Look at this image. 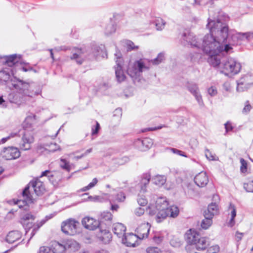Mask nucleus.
Returning <instances> with one entry per match:
<instances>
[{
	"instance_id": "nucleus-1",
	"label": "nucleus",
	"mask_w": 253,
	"mask_h": 253,
	"mask_svg": "<svg viewBox=\"0 0 253 253\" xmlns=\"http://www.w3.org/2000/svg\"><path fill=\"white\" fill-rule=\"evenodd\" d=\"M207 28L210 30V34L205 35L202 43L194 35L188 30L182 34V40L186 41L193 47L201 48L204 52L209 56L208 61L212 66L218 65L220 62L219 53L222 52L228 53L233 49L230 44H224L229 36L237 44L249 40L253 36V33L235 32L229 30L226 23H223L219 17H209L208 19Z\"/></svg>"
},
{
	"instance_id": "nucleus-2",
	"label": "nucleus",
	"mask_w": 253,
	"mask_h": 253,
	"mask_svg": "<svg viewBox=\"0 0 253 253\" xmlns=\"http://www.w3.org/2000/svg\"><path fill=\"white\" fill-rule=\"evenodd\" d=\"M10 81L11 86L17 91L10 93L8 95V100L17 106L25 104L30 99L41 92L40 88L34 83L26 82L17 78Z\"/></svg>"
},
{
	"instance_id": "nucleus-3",
	"label": "nucleus",
	"mask_w": 253,
	"mask_h": 253,
	"mask_svg": "<svg viewBox=\"0 0 253 253\" xmlns=\"http://www.w3.org/2000/svg\"><path fill=\"white\" fill-rule=\"evenodd\" d=\"M164 53H160L157 57L153 60L145 58H140L134 62H130L127 69V74L132 78L134 82H140L142 73L149 70L151 64L158 65L164 59Z\"/></svg>"
},
{
	"instance_id": "nucleus-4",
	"label": "nucleus",
	"mask_w": 253,
	"mask_h": 253,
	"mask_svg": "<svg viewBox=\"0 0 253 253\" xmlns=\"http://www.w3.org/2000/svg\"><path fill=\"white\" fill-rule=\"evenodd\" d=\"M147 211L150 215L156 214V221L161 222L163 219L169 215L171 217H176L179 211L177 206H172L168 207V203L165 198L157 199L155 205L151 203Z\"/></svg>"
},
{
	"instance_id": "nucleus-5",
	"label": "nucleus",
	"mask_w": 253,
	"mask_h": 253,
	"mask_svg": "<svg viewBox=\"0 0 253 253\" xmlns=\"http://www.w3.org/2000/svg\"><path fill=\"white\" fill-rule=\"evenodd\" d=\"M45 191V186L42 182L39 179L32 181L25 188L22 192L23 199L17 200L15 204L17 205L19 208H21L34 202L35 199L34 197V194L37 196H41Z\"/></svg>"
},
{
	"instance_id": "nucleus-6",
	"label": "nucleus",
	"mask_w": 253,
	"mask_h": 253,
	"mask_svg": "<svg viewBox=\"0 0 253 253\" xmlns=\"http://www.w3.org/2000/svg\"><path fill=\"white\" fill-rule=\"evenodd\" d=\"M185 238L187 243L194 244L198 251H205L211 244L209 238L202 237L196 230L191 229L186 232Z\"/></svg>"
},
{
	"instance_id": "nucleus-7",
	"label": "nucleus",
	"mask_w": 253,
	"mask_h": 253,
	"mask_svg": "<svg viewBox=\"0 0 253 253\" xmlns=\"http://www.w3.org/2000/svg\"><path fill=\"white\" fill-rule=\"evenodd\" d=\"M220 57V53L219 54ZM221 62L219 64L214 67H217L220 65L221 68L223 69L222 72H224L225 74L228 75L229 74H232L233 75H236L238 74L241 69V63L236 60L235 58L229 57L225 61L222 63Z\"/></svg>"
},
{
	"instance_id": "nucleus-8",
	"label": "nucleus",
	"mask_w": 253,
	"mask_h": 253,
	"mask_svg": "<svg viewBox=\"0 0 253 253\" xmlns=\"http://www.w3.org/2000/svg\"><path fill=\"white\" fill-rule=\"evenodd\" d=\"M79 222L74 219L69 218L63 221L61 224V230L66 235H74L78 233Z\"/></svg>"
},
{
	"instance_id": "nucleus-9",
	"label": "nucleus",
	"mask_w": 253,
	"mask_h": 253,
	"mask_svg": "<svg viewBox=\"0 0 253 253\" xmlns=\"http://www.w3.org/2000/svg\"><path fill=\"white\" fill-rule=\"evenodd\" d=\"M253 84V76L248 73L237 81L236 90L239 92L247 90Z\"/></svg>"
},
{
	"instance_id": "nucleus-10",
	"label": "nucleus",
	"mask_w": 253,
	"mask_h": 253,
	"mask_svg": "<svg viewBox=\"0 0 253 253\" xmlns=\"http://www.w3.org/2000/svg\"><path fill=\"white\" fill-rule=\"evenodd\" d=\"M34 142V137L33 133L28 130H25L19 144V149L23 151L31 149L32 145Z\"/></svg>"
},
{
	"instance_id": "nucleus-11",
	"label": "nucleus",
	"mask_w": 253,
	"mask_h": 253,
	"mask_svg": "<svg viewBox=\"0 0 253 253\" xmlns=\"http://www.w3.org/2000/svg\"><path fill=\"white\" fill-rule=\"evenodd\" d=\"M0 156L6 160H14L20 156V152L19 149L15 147H4L0 152Z\"/></svg>"
},
{
	"instance_id": "nucleus-12",
	"label": "nucleus",
	"mask_w": 253,
	"mask_h": 253,
	"mask_svg": "<svg viewBox=\"0 0 253 253\" xmlns=\"http://www.w3.org/2000/svg\"><path fill=\"white\" fill-rule=\"evenodd\" d=\"M3 64L9 67L18 66L24 63V61L20 54H14L10 55L3 56Z\"/></svg>"
},
{
	"instance_id": "nucleus-13",
	"label": "nucleus",
	"mask_w": 253,
	"mask_h": 253,
	"mask_svg": "<svg viewBox=\"0 0 253 253\" xmlns=\"http://www.w3.org/2000/svg\"><path fill=\"white\" fill-rule=\"evenodd\" d=\"M46 176L54 186H57L62 178L61 172L57 171L45 170L42 172L41 177Z\"/></svg>"
},
{
	"instance_id": "nucleus-14",
	"label": "nucleus",
	"mask_w": 253,
	"mask_h": 253,
	"mask_svg": "<svg viewBox=\"0 0 253 253\" xmlns=\"http://www.w3.org/2000/svg\"><path fill=\"white\" fill-rule=\"evenodd\" d=\"M153 144V140L150 138L137 139L134 142V146L141 151H147L152 147Z\"/></svg>"
},
{
	"instance_id": "nucleus-15",
	"label": "nucleus",
	"mask_w": 253,
	"mask_h": 253,
	"mask_svg": "<svg viewBox=\"0 0 253 253\" xmlns=\"http://www.w3.org/2000/svg\"><path fill=\"white\" fill-rule=\"evenodd\" d=\"M82 224L85 229L92 231L96 230L100 226L99 220L89 216L84 217L82 220Z\"/></svg>"
},
{
	"instance_id": "nucleus-16",
	"label": "nucleus",
	"mask_w": 253,
	"mask_h": 253,
	"mask_svg": "<svg viewBox=\"0 0 253 253\" xmlns=\"http://www.w3.org/2000/svg\"><path fill=\"white\" fill-rule=\"evenodd\" d=\"M138 237L136 234L128 233L124 235L122 237V243L127 247H135L138 244Z\"/></svg>"
},
{
	"instance_id": "nucleus-17",
	"label": "nucleus",
	"mask_w": 253,
	"mask_h": 253,
	"mask_svg": "<svg viewBox=\"0 0 253 253\" xmlns=\"http://www.w3.org/2000/svg\"><path fill=\"white\" fill-rule=\"evenodd\" d=\"M10 72L14 75L13 71L8 69H5L0 71V84H7L10 86L11 85V80L16 78L14 77H11Z\"/></svg>"
},
{
	"instance_id": "nucleus-18",
	"label": "nucleus",
	"mask_w": 253,
	"mask_h": 253,
	"mask_svg": "<svg viewBox=\"0 0 253 253\" xmlns=\"http://www.w3.org/2000/svg\"><path fill=\"white\" fill-rule=\"evenodd\" d=\"M151 226L148 223H144L139 225L136 229V233L139 239L142 240L148 236Z\"/></svg>"
},
{
	"instance_id": "nucleus-19",
	"label": "nucleus",
	"mask_w": 253,
	"mask_h": 253,
	"mask_svg": "<svg viewBox=\"0 0 253 253\" xmlns=\"http://www.w3.org/2000/svg\"><path fill=\"white\" fill-rule=\"evenodd\" d=\"M194 181L199 187H203L208 184L209 178L207 173L205 172L202 171L195 176Z\"/></svg>"
},
{
	"instance_id": "nucleus-20",
	"label": "nucleus",
	"mask_w": 253,
	"mask_h": 253,
	"mask_svg": "<svg viewBox=\"0 0 253 253\" xmlns=\"http://www.w3.org/2000/svg\"><path fill=\"white\" fill-rule=\"evenodd\" d=\"M22 233L18 230H13L9 232L7 235L5 241L10 244L14 243L21 239Z\"/></svg>"
},
{
	"instance_id": "nucleus-21",
	"label": "nucleus",
	"mask_w": 253,
	"mask_h": 253,
	"mask_svg": "<svg viewBox=\"0 0 253 253\" xmlns=\"http://www.w3.org/2000/svg\"><path fill=\"white\" fill-rule=\"evenodd\" d=\"M92 50L93 56L96 57L105 58L107 56L105 47L103 44L93 46Z\"/></svg>"
},
{
	"instance_id": "nucleus-22",
	"label": "nucleus",
	"mask_w": 253,
	"mask_h": 253,
	"mask_svg": "<svg viewBox=\"0 0 253 253\" xmlns=\"http://www.w3.org/2000/svg\"><path fill=\"white\" fill-rule=\"evenodd\" d=\"M117 65L115 66V74L117 81L119 83L124 81L126 79V75L122 69V65L118 61H116Z\"/></svg>"
},
{
	"instance_id": "nucleus-23",
	"label": "nucleus",
	"mask_w": 253,
	"mask_h": 253,
	"mask_svg": "<svg viewBox=\"0 0 253 253\" xmlns=\"http://www.w3.org/2000/svg\"><path fill=\"white\" fill-rule=\"evenodd\" d=\"M104 195L108 197L110 203L123 202L126 199L125 194L123 192L118 193L115 196L108 194H104Z\"/></svg>"
},
{
	"instance_id": "nucleus-24",
	"label": "nucleus",
	"mask_w": 253,
	"mask_h": 253,
	"mask_svg": "<svg viewBox=\"0 0 253 253\" xmlns=\"http://www.w3.org/2000/svg\"><path fill=\"white\" fill-rule=\"evenodd\" d=\"M21 222L24 225H26V228H30V225H32V221L35 219V216L30 213H26L21 214Z\"/></svg>"
},
{
	"instance_id": "nucleus-25",
	"label": "nucleus",
	"mask_w": 253,
	"mask_h": 253,
	"mask_svg": "<svg viewBox=\"0 0 253 253\" xmlns=\"http://www.w3.org/2000/svg\"><path fill=\"white\" fill-rule=\"evenodd\" d=\"M126 230V227L122 223H117L113 224V231L119 238L124 237Z\"/></svg>"
},
{
	"instance_id": "nucleus-26",
	"label": "nucleus",
	"mask_w": 253,
	"mask_h": 253,
	"mask_svg": "<svg viewBox=\"0 0 253 253\" xmlns=\"http://www.w3.org/2000/svg\"><path fill=\"white\" fill-rule=\"evenodd\" d=\"M51 248L53 253H64L66 250L64 241L62 243L56 241L52 242Z\"/></svg>"
},
{
	"instance_id": "nucleus-27",
	"label": "nucleus",
	"mask_w": 253,
	"mask_h": 253,
	"mask_svg": "<svg viewBox=\"0 0 253 253\" xmlns=\"http://www.w3.org/2000/svg\"><path fill=\"white\" fill-rule=\"evenodd\" d=\"M150 179L151 175L149 173H145L143 175L139 184L141 193H144L146 191L147 185L149 184Z\"/></svg>"
},
{
	"instance_id": "nucleus-28",
	"label": "nucleus",
	"mask_w": 253,
	"mask_h": 253,
	"mask_svg": "<svg viewBox=\"0 0 253 253\" xmlns=\"http://www.w3.org/2000/svg\"><path fill=\"white\" fill-rule=\"evenodd\" d=\"M99 239L104 244H108L112 239L111 234L107 229L100 230V233L98 235Z\"/></svg>"
},
{
	"instance_id": "nucleus-29",
	"label": "nucleus",
	"mask_w": 253,
	"mask_h": 253,
	"mask_svg": "<svg viewBox=\"0 0 253 253\" xmlns=\"http://www.w3.org/2000/svg\"><path fill=\"white\" fill-rule=\"evenodd\" d=\"M36 116L35 115L30 113L27 115L23 122V127L28 128L32 126L36 123Z\"/></svg>"
},
{
	"instance_id": "nucleus-30",
	"label": "nucleus",
	"mask_w": 253,
	"mask_h": 253,
	"mask_svg": "<svg viewBox=\"0 0 253 253\" xmlns=\"http://www.w3.org/2000/svg\"><path fill=\"white\" fill-rule=\"evenodd\" d=\"M218 211V206L215 203H211L208 206V209L204 212V214L208 217L213 218L215 214H216Z\"/></svg>"
},
{
	"instance_id": "nucleus-31",
	"label": "nucleus",
	"mask_w": 253,
	"mask_h": 253,
	"mask_svg": "<svg viewBox=\"0 0 253 253\" xmlns=\"http://www.w3.org/2000/svg\"><path fill=\"white\" fill-rule=\"evenodd\" d=\"M66 249H70L72 251H75L78 250L80 248V245L76 241L73 240H68L64 241Z\"/></svg>"
},
{
	"instance_id": "nucleus-32",
	"label": "nucleus",
	"mask_w": 253,
	"mask_h": 253,
	"mask_svg": "<svg viewBox=\"0 0 253 253\" xmlns=\"http://www.w3.org/2000/svg\"><path fill=\"white\" fill-rule=\"evenodd\" d=\"M205 218L202 220L201 226L202 229L207 230L211 226L212 224V218L211 217H208L207 215L204 214Z\"/></svg>"
},
{
	"instance_id": "nucleus-33",
	"label": "nucleus",
	"mask_w": 253,
	"mask_h": 253,
	"mask_svg": "<svg viewBox=\"0 0 253 253\" xmlns=\"http://www.w3.org/2000/svg\"><path fill=\"white\" fill-rule=\"evenodd\" d=\"M229 210L231 211L230 214L231 218L229 222H228V226L230 227H233L235 223L234 218L236 216V210L235 207L232 204L230 205Z\"/></svg>"
},
{
	"instance_id": "nucleus-34",
	"label": "nucleus",
	"mask_w": 253,
	"mask_h": 253,
	"mask_svg": "<svg viewBox=\"0 0 253 253\" xmlns=\"http://www.w3.org/2000/svg\"><path fill=\"white\" fill-rule=\"evenodd\" d=\"M152 181L155 185L162 186L165 183L166 177L165 175H157L153 177Z\"/></svg>"
},
{
	"instance_id": "nucleus-35",
	"label": "nucleus",
	"mask_w": 253,
	"mask_h": 253,
	"mask_svg": "<svg viewBox=\"0 0 253 253\" xmlns=\"http://www.w3.org/2000/svg\"><path fill=\"white\" fill-rule=\"evenodd\" d=\"M83 52L81 49H76V52L73 53L71 59H76L78 64H81L83 63V59L82 58Z\"/></svg>"
},
{
	"instance_id": "nucleus-36",
	"label": "nucleus",
	"mask_w": 253,
	"mask_h": 253,
	"mask_svg": "<svg viewBox=\"0 0 253 253\" xmlns=\"http://www.w3.org/2000/svg\"><path fill=\"white\" fill-rule=\"evenodd\" d=\"M154 23L156 29L158 31L162 30L166 24L165 20L161 17H157Z\"/></svg>"
},
{
	"instance_id": "nucleus-37",
	"label": "nucleus",
	"mask_w": 253,
	"mask_h": 253,
	"mask_svg": "<svg viewBox=\"0 0 253 253\" xmlns=\"http://www.w3.org/2000/svg\"><path fill=\"white\" fill-rule=\"evenodd\" d=\"M60 167L67 171H70L72 169V165L64 158H61L60 162Z\"/></svg>"
},
{
	"instance_id": "nucleus-38",
	"label": "nucleus",
	"mask_w": 253,
	"mask_h": 253,
	"mask_svg": "<svg viewBox=\"0 0 253 253\" xmlns=\"http://www.w3.org/2000/svg\"><path fill=\"white\" fill-rule=\"evenodd\" d=\"M98 179L96 178H94L91 182H90L87 186H84L79 190V192H85L88 191L91 188H93L98 183Z\"/></svg>"
},
{
	"instance_id": "nucleus-39",
	"label": "nucleus",
	"mask_w": 253,
	"mask_h": 253,
	"mask_svg": "<svg viewBox=\"0 0 253 253\" xmlns=\"http://www.w3.org/2000/svg\"><path fill=\"white\" fill-rule=\"evenodd\" d=\"M116 30V25L113 23L109 24L105 30V34L106 36H109L114 33Z\"/></svg>"
},
{
	"instance_id": "nucleus-40",
	"label": "nucleus",
	"mask_w": 253,
	"mask_h": 253,
	"mask_svg": "<svg viewBox=\"0 0 253 253\" xmlns=\"http://www.w3.org/2000/svg\"><path fill=\"white\" fill-rule=\"evenodd\" d=\"M205 155L206 158L209 161H217L218 160V157L215 154L209 149L205 150Z\"/></svg>"
},
{
	"instance_id": "nucleus-41",
	"label": "nucleus",
	"mask_w": 253,
	"mask_h": 253,
	"mask_svg": "<svg viewBox=\"0 0 253 253\" xmlns=\"http://www.w3.org/2000/svg\"><path fill=\"white\" fill-rule=\"evenodd\" d=\"M143 193H139L137 197V203L141 206H145L148 203V201L145 198V196L142 194Z\"/></svg>"
},
{
	"instance_id": "nucleus-42",
	"label": "nucleus",
	"mask_w": 253,
	"mask_h": 253,
	"mask_svg": "<svg viewBox=\"0 0 253 253\" xmlns=\"http://www.w3.org/2000/svg\"><path fill=\"white\" fill-rule=\"evenodd\" d=\"M187 88L193 95L200 92L197 85L195 84H189L187 86Z\"/></svg>"
},
{
	"instance_id": "nucleus-43",
	"label": "nucleus",
	"mask_w": 253,
	"mask_h": 253,
	"mask_svg": "<svg viewBox=\"0 0 253 253\" xmlns=\"http://www.w3.org/2000/svg\"><path fill=\"white\" fill-rule=\"evenodd\" d=\"M243 187L247 192H253V181H249L245 182Z\"/></svg>"
},
{
	"instance_id": "nucleus-44",
	"label": "nucleus",
	"mask_w": 253,
	"mask_h": 253,
	"mask_svg": "<svg viewBox=\"0 0 253 253\" xmlns=\"http://www.w3.org/2000/svg\"><path fill=\"white\" fill-rule=\"evenodd\" d=\"M45 223V220H41L40 221H37L36 223L33 224L32 226H30V228H32V230L37 232L39 228L42 226Z\"/></svg>"
},
{
	"instance_id": "nucleus-45",
	"label": "nucleus",
	"mask_w": 253,
	"mask_h": 253,
	"mask_svg": "<svg viewBox=\"0 0 253 253\" xmlns=\"http://www.w3.org/2000/svg\"><path fill=\"white\" fill-rule=\"evenodd\" d=\"M220 251V247L217 245H214L209 247L207 251V253H218Z\"/></svg>"
},
{
	"instance_id": "nucleus-46",
	"label": "nucleus",
	"mask_w": 253,
	"mask_h": 253,
	"mask_svg": "<svg viewBox=\"0 0 253 253\" xmlns=\"http://www.w3.org/2000/svg\"><path fill=\"white\" fill-rule=\"evenodd\" d=\"M195 97L196 100H197L199 105L200 107H203L204 106V103L202 99V96L200 92H198L196 94L193 95Z\"/></svg>"
},
{
	"instance_id": "nucleus-47",
	"label": "nucleus",
	"mask_w": 253,
	"mask_h": 253,
	"mask_svg": "<svg viewBox=\"0 0 253 253\" xmlns=\"http://www.w3.org/2000/svg\"><path fill=\"white\" fill-rule=\"evenodd\" d=\"M101 218L105 221H110L112 219V215L109 212H103L101 214Z\"/></svg>"
},
{
	"instance_id": "nucleus-48",
	"label": "nucleus",
	"mask_w": 253,
	"mask_h": 253,
	"mask_svg": "<svg viewBox=\"0 0 253 253\" xmlns=\"http://www.w3.org/2000/svg\"><path fill=\"white\" fill-rule=\"evenodd\" d=\"M208 94L211 96L213 97L217 95V88L215 86H211L208 89Z\"/></svg>"
},
{
	"instance_id": "nucleus-49",
	"label": "nucleus",
	"mask_w": 253,
	"mask_h": 253,
	"mask_svg": "<svg viewBox=\"0 0 253 253\" xmlns=\"http://www.w3.org/2000/svg\"><path fill=\"white\" fill-rule=\"evenodd\" d=\"M240 163L241 164L240 167L241 171L243 173H245L247 170V163L246 161L243 158L240 159Z\"/></svg>"
},
{
	"instance_id": "nucleus-50",
	"label": "nucleus",
	"mask_w": 253,
	"mask_h": 253,
	"mask_svg": "<svg viewBox=\"0 0 253 253\" xmlns=\"http://www.w3.org/2000/svg\"><path fill=\"white\" fill-rule=\"evenodd\" d=\"M170 245L173 247H179L181 245V243L179 239L173 238L170 241Z\"/></svg>"
},
{
	"instance_id": "nucleus-51",
	"label": "nucleus",
	"mask_w": 253,
	"mask_h": 253,
	"mask_svg": "<svg viewBox=\"0 0 253 253\" xmlns=\"http://www.w3.org/2000/svg\"><path fill=\"white\" fill-rule=\"evenodd\" d=\"M39 253H53L52 248L48 247L42 246L40 248Z\"/></svg>"
},
{
	"instance_id": "nucleus-52",
	"label": "nucleus",
	"mask_w": 253,
	"mask_h": 253,
	"mask_svg": "<svg viewBox=\"0 0 253 253\" xmlns=\"http://www.w3.org/2000/svg\"><path fill=\"white\" fill-rule=\"evenodd\" d=\"M161 250L158 247H149L146 249L147 253H160Z\"/></svg>"
},
{
	"instance_id": "nucleus-53",
	"label": "nucleus",
	"mask_w": 253,
	"mask_h": 253,
	"mask_svg": "<svg viewBox=\"0 0 253 253\" xmlns=\"http://www.w3.org/2000/svg\"><path fill=\"white\" fill-rule=\"evenodd\" d=\"M47 145H48V144H46L45 146H43L42 144L39 145L37 147L38 152L40 153H42L46 151H48V147L47 146Z\"/></svg>"
},
{
	"instance_id": "nucleus-54",
	"label": "nucleus",
	"mask_w": 253,
	"mask_h": 253,
	"mask_svg": "<svg viewBox=\"0 0 253 253\" xmlns=\"http://www.w3.org/2000/svg\"><path fill=\"white\" fill-rule=\"evenodd\" d=\"M47 146L48 147V151L49 152H54L59 149V147L55 143H51Z\"/></svg>"
},
{
	"instance_id": "nucleus-55",
	"label": "nucleus",
	"mask_w": 253,
	"mask_h": 253,
	"mask_svg": "<svg viewBox=\"0 0 253 253\" xmlns=\"http://www.w3.org/2000/svg\"><path fill=\"white\" fill-rule=\"evenodd\" d=\"M95 126L92 127V134L94 135L98 133L100 129L99 124L97 122H95Z\"/></svg>"
},
{
	"instance_id": "nucleus-56",
	"label": "nucleus",
	"mask_w": 253,
	"mask_h": 253,
	"mask_svg": "<svg viewBox=\"0 0 253 253\" xmlns=\"http://www.w3.org/2000/svg\"><path fill=\"white\" fill-rule=\"evenodd\" d=\"M144 209L142 208H137L134 211V213L136 215L140 216L143 215L144 213Z\"/></svg>"
},
{
	"instance_id": "nucleus-57",
	"label": "nucleus",
	"mask_w": 253,
	"mask_h": 253,
	"mask_svg": "<svg viewBox=\"0 0 253 253\" xmlns=\"http://www.w3.org/2000/svg\"><path fill=\"white\" fill-rule=\"evenodd\" d=\"M153 239L155 243L159 244L163 241V237L156 235L153 237Z\"/></svg>"
},
{
	"instance_id": "nucleus-58",
	"label": "nucleus",
	"mask_w": 253,
	"mask_h": 253,
	"mask_svg": "<svg viewBox=\"0 0 253 253\" xmlns=\"http://www.w3.org/2000/svg\"><path fill=\"white\" fill-rule=\"evenodd\" d=\"M128 48L130 50H136L138 48V46H135L134 43L131 41H128L127 42Z\"/></svg>"
},
{
	"instance_id": "nucleus-59",
	"label": "nucleus",
	"mask_w": 253,
	"mask_h": 253,
	"mask_svg": "<svg viewBox=\"0 0 253 253\" xmlns=\"http://www.w3.org/2000/svg\"><path fill=\"white\" fill-rule=\"evenodd\" d=\"M122 110L120 108L116 109L114 112V116H116L119 121L122 116Z\"/></svg>"
},
{
	"instance_id": "nucleus-60",
	"label": "nucleus",
	"mask_w": 253,
	"mask_h": 253,
	"mask_svg": "<svg viewBox=\"0 0 253 253\" xmlns=\"http://www.w3.org/2000/svg\"><path fill=\"white\" fill-rule=\"evenodd\" d=\"M0 107L3 109L6 108L7 107V103L3 99L2 96H0Z\"/></svg>"
},
{
	"instance_id": "nucleus-61",
	"label": "nucleus",
	"mask_w": 253,
	"mask_h": 253,
	"mask_svg": "<svg viewBox=\"0 0 253 253\" xmlns=\"http://www.w3.org/2000/svg\"><path fill=\"white\" fill-rule=\"evenodd\" d=\"M20 65L21 66L22 70L24 72H27L32 69V68L28 65V64L24 62V63Z\"/></svg>"
},
{
	"instance_id": "nucleus-62",
	"label": "nucleus",
	"mask_w": 253,
	"mask_h": 253,
	"mask_svg": "<svg viewBox=\"0 0 253 253\" xmlns=\"http://www.w3.org/2000/svg\"><path fill=\"white\" fill-rule=\"evenodd\" d=\"M171 151L172 152H173V153L176 154L178 155H180V156H183L185 157H187V156L186 155H185V154L183 152H182L180 150H177L176 149L172 148V149H171Z\"/></svg>"
},
{
	"instance_id": "nucleus-63",
	"label": "nucleus",
	"mask_w": 253,
	"mask_h": 253,
	"mask_svg": "<svg viewBox=\"0 0 253 253\" xmlns=\"http://www.w3.org/2000/svg\"><path fill=\"white\" fill-rule=\"evenodd\" d=\"M129 161V158L127 157H124L121 159H120L118 161V164L119 165H124L126 163H127Z\"/></svg>"
},
{
	"instance_id": "nucleus-64",
	"label": "nucleus",
	"mask_w": 253,
	"mask_h": 253,
	"mask_svg": "<svg viewBox=\"0 0 253 253\" xmlns=\"http://www.w3.org/2000/svg\"><path fill=\"white\" fill-rule=\"evenodd\" d=\"M251 109H252L251 105L248 103V102H247V104H246V105L245 106V107L243 110V113H248V112H250V111L251 110Z\"/></svg>"
}]
</instances>
